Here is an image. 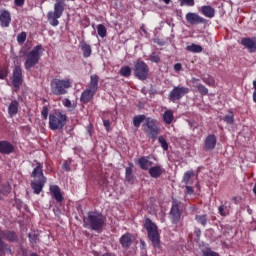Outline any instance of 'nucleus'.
Returning a JSON list of instances; mask_svg holds the SVG:
<instances>
[{
	"label": "nucleus",
	"mask_w": 256,
	"mask_h": 256,
	"mask_svg": "<svg viewBox=\"0 0 256 256\" xmlns=\"http://www.w3.org/2000/svg\"><path fill=\"white\" fill-rule=\"evenodd\" d=\"M106 221L107 218L103 214L95 211L88 212V216L83 218L84 227L92 231H101Z\"/></svg>",
	"instance_id": "1"
},
{
	"label": "nucleus",
	"mask_w": 256,
	"mask_h": 256,
	"mask_svg": "<svg viewBox=\"0 0 256 256\" xmlns=\"http://www.w3.org/2000/svg\"><path fill=\"white\" fill-rule=\"evenodd\" d=\"M31 177L37 180L31 181V189H33L35 195H39L47 183V177L43 174V164L38 165L33 169Z\"/></svg>",
	"instance_id": "2"
},
{
	"label": "nucleus",
	"mask_w": 256,
	"mask_h": 256,
	"mask_svg": "<svg viewBox=\"0 0 256 256\" xmlns=\"http://www.w3.org/2000/svg\"><path fill=\"white\" fill-rule=\"evenodd\" d=\"M99 89V76L97 74H93L90 76V83L87 88L81 93L80 103H90V101L95 97V93H97Z\"/></svg>",
	"instance_id": "3"
},
{
	"label": "nucleus",
	"mask_w": 256,
	"mask_h": 256,
	"mask_svg": "<svg viewBox=\"0 0 256 256\" xmlns=\"http://www.w3.org/2000/svg\"><path fill=\"white\" fill-rule=\"evenodd\" d=\"M144 229L147 231L148 239L151 241L155 249L161 247V236L159 235V229L157 224L153 223L151 218H146L144 222Z\"/></svg>",
	"instance_id": "4"
},
{
	"label": "nucleus",
	"mask_w": 256,
	"mask_h": 256,
	"mask_svg": "<svg viewBox=\"0 0 256 256\" xmlns=\"http://www.w3.org/2000/svg\"><path fill=\"white\" fill-rule=\"evenodd\" d=\"M43 56V45L39 44L35 46L31 51L26 54V60L24 67L26 71H31L35 65H39L41 57Z\"/></svg>",
	"instance_id": "5"
},
{
	"label": "nucleus",
	"mask_w": 256,
	"mask_h": 256,
	"mask_svg": "<svg viewBox=\"0 0 256 256\" xmlns=\"http://www.w3.org/2000/svg\"><path fill=\"white\" fill-rule=\"evenodd\" d=\"M65 0H55L54 10L47 13V20L52 27H57L59 25V19L63 17L65 12Z\"/></svg>",
	"instance_id": "6"
},
{
	"label": "nucleus",
	"mask_w": 256,
	"mask_h": 256,
	"mask_svg": "<svg viewBox=\"0 0 256 256\" xmlns=\"http://www.w3.org/2000/svg\"><path fill=\"white\" fill-rule=\"evenodd\" d=\"M73 82L70 79H54L50 87L53 95H67V89H71Z\"/></svg>",
	"instance_id": "7"
},
{
	"label": "nucleus",
	"mask_w": 256,
	"mask_h": 256,
	"mask_svg": "<svg viewBox=\"0 0 256 256\" xmlns=\"http://www.w3.org/2000/svg\"><path fill=\"white\" fill-rule=\"evenodd\" d=\"M142 129L149 139H157L159 133H161V128H159L157 120L153 118H146L142 125Z\"/></svg>",
	"instance_id": "8"
},
{
	"label": "nucleus",
	"mask_w": 256,
	"mask_h": 256,
	"mask_svg": "<svg viewBox=\"0 0 256 256\" xmlns=\"http://www.w3.org/2000/svg\"><path fill=\"white\" fill-rule=\"evenodd\" d=\"M67 125V115L62 114L61 111L49 114V128L51 131L63 129Z\"/></svg>",
	"instance_id": "9"
},
{
	"label": "nucleus",
	"mask_w": 256,
	"mask_h": 256,
	"mask_svg": "<svg viewBox=\"0 0 256 256\" xmlns=\"http://www.w3.org/2000/svg\"><path fill=\"white\" fill-rule=\"evenodd\" d=\"M134 75L140 81H145L149 77V65L145 61L138 60L134 64Z\"/></svg>",
	"instance_id": "10"
},
{
	"label": "nucleus",
	"mask_w": 256,
	"mask_h": 256,
	"mask_svg": "<svg viewBox=\"0 0 256 256\" xmlns=\"http://www.w3.org/2000/svg\"><path fill=\"white\" fill-rule=\"evenodd\" d=\"M190 89L185 86H174L168 95V100L171 103H176V101H181L185 95L189 94Z\"/></svg>",
	"instance_id": "11"
},
{
	"label": "nucleus",
	"mask_w": 256,
	"mask_h": 256,
	"mask_svg": "<svg viewBox=\"0 0 256 256\" xmlns=\"http://www.w3.org/2000/svg\"><path fill=\"white\" fill-rule=\"evenodd\" d=\"M181 201L172 198V207L170 210V219L174 225H177L181 221Z\"/></svg>",
	"instance_id": "12"
},
{
	"label": "nucleus",
	"mask_w": 256,
	"mask_h": 256,
	"mask_svg": "<svg viewBox=\"0 0 256 256\" xmlns=\"http://www.w3.org/2000/svg\"><path fill=\"white\" fill-rule=\"evenodd\" d=\"M11 81L15 89H20L21 85H23V69L21 66L14 67Z\"/></svg>",
	"instance_id": "13"
},
{
	"label": "nucleus",
	"mask_w": 256,
	"mask_h": 256,
	"mask_svg": "<svg viewBox=\"0 0 256 256\" xmlns=\"http://www.w3.org/2000/svg\"><path fill=\"white\" fill-rule=\"evenodd\" d=\"M185 19L187 23H189L190 25L207 24V19L203 18L202 16H199V14L195 12H188L185 16Z\"/></svg>",
	"instance_id": "14"
},
{
	"label": "nucleus",
	"mask_w": 256,
	"mask_h": 256,
	"mask_svg": "<svg viewBox=\"0 0 256 256\" xmlns=\"http://www.w3.org/2000/svg\"><path fill=\"white\" fill-rule=\"evenodd\" d=\"M241 45L249 51V53H256V37H245L241 39Z\"/></svg>",
	"instance_id": "15"
},
{
	"label": "nucleus",
	"mask_w": 256,
	"mask_h": 256,
	"mask_svg": "<svg viewBox=\"0 0 256 256\" xmlns=\"http://www.w3.org/2000/svg\"><path fill=\"white\" fill-rule=\"evenodd\" d=\"M119 241L123 249H129V247H131L135 241V236H133L131 233H125L120 237Z\"/></svg>",
	"instance_id": "16"
},
{
	"label": "nucleus",
	"mask_w": 256,
	"mask_h": 256,
	"mask_svg": "<svg viewBox=\"0 0 256 256\" xmlns=\"http://www.w3.org/2000/svg\"><path fill=\"white\" fill-rule=\"evenodd\" d=\"M217 147V136L215 134H209L204 140L205 151H213Z\"/></svg>",
	"instance_id": "17"
},
{
	"label": "nucleus",
	"mask_w": 256,
	"mask_h": 256,
	"mask_svg": "<svg viewBox=\"0 0 256 256\" xmlns=\"http://www.w3.org/2000/svg\"><path fill=\"white\" fill-rule=\"evenodd\" d=\"M15 151V147L9 141H0L1 155H11Z\"/></svg>",
	"instance_id": "18"
},
{
	"label": "nucleus",
	"mask_w": 256,
	"mask_h": 256,
	"mask_svg": "<svg viewBox=\"0 0 256 256\" xmlns=\"http://www.w3.org/2000/svg\"><path fill=\"white\" fill-rule=\"evenodd\" d=\"M0 25L1 27H9L11 25V12L8 10H0Z\"/></svg>",
	"instance_id": "19"
},
{
	"label": "nucleus",
	"mask_w": 256,
	"mask_h": 256,
	"mask_svg": "<svg viewBox=\"0 0 256 256\" xmlns=\"http://www.w3.org/2000/svg\"><path fill=\"white\" fill-rule=\"evenodd\" d=\"M198 11L208 19H213V17H215V8L210 5L201 6L200 8H198Z\"/></svg>",
	"instance_id": "20"
},
{
	"label": "nucleus",
	"mask_w": 256,
	"mask_h": 256,
	"mask_svg": "<svg viewBox=\"0 0 256 256\" xmlns=\"http://www.w3.org/2000/svg\"><path fill=\"white\" fill-rule=\"evenodd\" d=\"M50 193L58 203H61L63 201V194H61V188H59L57 185L50 186Z\"/></svg>",
	"instance_id": "21"
},
{
	"label": "nucleus",
	"mask_w": 256,
	"mask_h": 256,
	"mask_svg": "<svg viewBox=\"0 0 256 256\" xmlns=\"http://www.w3.org/2000/svg\"><path fill=\"white\" fill-rule=\"evenodd\" d=\"M148 173L153 179H159V176L163 175V168L160 165H156L150 167Z\"/></svg>",
	"instance_id": "22"
},
{
	"label": "nucleus",
	"mask_w": 256,
	"mask_h": 256,
	"mask_svg": "<svg viewBox=\"0 0 256 256\" xmlns=\"http://www.w3.org/2000/svg\"><path fill=\"white\" fill-rule=\"evenodd\" d=\"M138 165L143 171H147L153 165V162L149 161V157L143 156L138 159Z\"/></svg>",
	"instance_id": "23"
},
{
	"label": "nucleus",
	"mask_w": 256,
	"mask_h": 256,
	"mask_svg": "<svg viewBox=\"0 0 256 256\" xmlns=\"http://www.w3.org/2000/svg\"><path fill=\"white\" fill-rule=\"evenodd\" d=\"M19 113V102L17 100H13L8 106V114L10 117H15Z\"/></svg>",
	"instance_id": "24"
},
{
	"label": "nucleus",
	"mask_w": 256,
	"mask_h": 256,
	"mask_svg": "<svg viewBox=\"0 0 256 256\" xmlns=\"http://www.w3.org/2000/svg\"><path fill=\"white\" fill-rule=\"evenodd\" d=\"M162 119L166 125H171L175 120V116L173 114V110L168 109L163 113Z\"/></svg>",
	"instance_id": "25"
},
{
	"label": "nucleus",
	"mask_w": 256,
	"mask_h": 256,
	"mask_svg": "<svg viewBox=\"0 0 256 256\" xmlns=\"http://www.w3.org/2000/svg\"><path fill=\"white\" fill-rule=\"evenodd\" d=\"M80 48L83 53V57L85 58L91 57V53H93L91 45L87 44V42L85 41H82L80 42Z\"/></svg>",
	"instance_id": "26"
},
{
	"label": "nucleus",
	"mask_w": 256,
	"mask_h": 256,
	"mask_svg": "<svg viewBox=\"0 0 256 256\" xmlns=\"http://www.w3.org/2000/svg\"><path fill=\"white\" fill-rule=\"evenodd\" d=\"M195 221L199 225H202V227H207V223L209 221V216L207 214L196 215Z\"/></svg>",
	"instance_id": "27"
},
{
	"label": "nucleus",
	"mask_w": 256,
	"mask_h": 256,
	"mask_svg": "<svg viewBox=\"0 0 256 256\" xmlns=\"http://www.w3.org/2000/svg\"><path fill=\"white\" fill-rule=\"evenodd\" d=\"M191 177H195V172L193 170L186 171L183 175L182 183L189 185V183H191Z\"/></svg>",
	"instance_id": "28"
},
{
	"label": "nucleus",
	"mask_w": 256,
	"mask_h": 256,
	"mask_svg": "<svg viewBox=\"0 0 256 256\" xmlns=\"http://www.w3.org/2000/svg\"><path fill=\"white\" fill-rule=\"evenodd\" d=\"M223 121L228 125H233V123H235V114L233 113V110H228V113L224 116Z\"/></svg>",
	"instance_id": "29"
},
{
	"label": "nucleus",
	"mask_w": 256,
	"mask_h": 256,
	"mask_svg": "<svg viewBox=\"0 0 256 256\" xmlns=\"http://www.w3.org/2000/svg\"><path fill=\"white\" fill-rule=\"evenodd\" d=\"M3 239H6L10 243H13V241H17V234L13 231H6L2 234Z\"/></svg>",
	"instance_id": "30"
},
{
	"label": "nucleus",
	"mask_w": 256,
	"mask_h": 256,
	"mask_svg": "<svg viewBox=\"0 0 256 256\" xmlns=\"http://www.w3.org/2000/svg\"><path fill=\"white\" fill-rule=\"evenodd\" d=\"M125 180L128 183H131V181H133V163H129V166L125 170Z\"/></svg>",
	"instance_id": "31"
},
{
	"label": "nucleus",
	"mask_w": 256,
	"mask_h": 256,
	"mask_svg": "<svg viewBox=\"0 0 256 256\" xmlns=\"http://www.w3.org/2000/svg\"><path fill=\"white\" fill-rule=\"evenodd\" d=\"M0 253H7L8 255H11L12 253V250L9 248V244L5 243L2 237H0Z\"/></svg>",
	"instance_id": "32"
},
{
	"label": "nucleus",
	"mask_w": 256,
	"mask_h": 256,
	"mask_svg": "<svg viewBox=\"0 0 256 256\" xmlns=\"http://www.w3.org/2000/svg\"><path fill=\"white\" fill-rule=\"evenodd\" d=\"M186 51H190V53H201L203 51V47L199 44H191L186 47Z\"/></svg>",
	"instance_id": "33"
},
{
	"label": "nucleus",
	"mask_w": 256,
	"mask_h": 256,
	"mask_svg": "<svg viewBox=\"0 0 256 256\" xmlns=\"http://www.w3.org/2000/svg\"><path fill=\"white\" fill-rule=\"evenodd\" d=\"M146 120L147 117L145 115H137L133 118V125L134 127H141V123Z\"/></svg>",
	"instance_id": "34"
},
{
	"label": "nucleus",
	"mask_w": 256,
	"mask_h": 256,
	"mask_svg": "<svg viewBox=\"0 0 256 256\" xmlns=\"http://www.w3.org/2000/svg\"><path fill=\"white\" fill-rule=\"evenodd\" d=\"M97 34L102 39H105V37H107V28L105 27V25L98 24V26H97Z\"/></svg>",
	"instance_id": "35"
},
{
	"label": "nucleus",
	"mask_w": 256,
	"mask_h": 256,
	"mask_svg": "<svg viewBox=\"0 0 256 256\" xmlns=\"http://www.w3.org/2000/svg\"><path fill=\"white\" fill-rule=\"evenodd\" d=\"M195 87H196L197 91L200 93V95H202V97H205V95L209 94V89H207V87H205V85L196 84Z\"/></svg>",
	"instance_id": "36"
},
{
	"label": "nucleus",
	"mask_w": 256,
	"mask_h": 256,
	"mask_svg": "<svg viewBox=\"0 0 256 256\" xmlns=\"http://www.w3.org/2000/svg\"><path fill=\"white\" fill-rule=\"evenodd\" d=\"M119 74L121 75V77H131V67L129 66H123L120 69Z\"/></svg>",
	"instance_id": "37"
},
{
	"label": "nucleus",
	"mask_w": 256,
	"mask_h": 256,
	"mask_svg": "<svg viewBox=\"0 0 256 256\" xmlns=\"http://www.w3.org/2000/svg\"><path fill=\"white\" fill-rule=\"evenodd\" d=\"M218 212L222 217H227V215H229V208L227 205L222 204L218 207Z\"/></svg>",
	"instance_id": "38"
},
{
	"label": "nucleus",
	"mask_w": 256,
	"mask_h": 256,
	"mask_svg": "<svg viewBox=\"0 0 256 256\" xmlns=\"http://www.w3.org/2000/svg\"><path fill=\"white\" fill-rule=\"evenodd\" d=\"M158 142L160 143L163 151H168L169 150V143H167V140L165 139V137L160 136L158 138Z\"/></svg>",
	"instance_id": "39"
},
{
	"label": "nucleus",
	"mask_w": 256,
	"mask_h": 256,
	"mask_svg": "<svg viewBox=\"0 0 256 256\" xmlns=\"http://www.w3.org/2000/svg\"><path fill=\"white\" fill-rule=\"evenodd\" d=\"M202 81L209 87H213L215 85V79H213V77H211V76H204L202 78Z\"/></svg>",
	"instance_id": "40"
},
{
	"label": "nucleus",
	"mask_w": 256,
	"mask_h": 256,
	"mask_svg": "<svg viewBox=\"0 0 256 256\" xmlns=\"http://www.w3.org/2000/svg\"><path fill=\"white\" fill-rule=\"evenodd\" d=\"M202 255L203 256H219V253L211 250V248H203Z\"/></svg>",
	"instance_id": "41"
},
{
	"label": "nucleus",
	"mask_w": 256,
	"mask_h": 256,
	"mask_svg": "<svg viewBox=\"0 0 256 256\" xmlns=\"http://www.w3.org/2000/svg\"><path fill=\"white\" fill-rule=\"evenodd\" d=\"M27 41V32H21L17 35V42L19 45H23Z\"/></svg>",
	"instance_id": "42"
},
{
	"label": "nucleus",
	"mask_w": 256,
	"mask_h": 256,
	"mask_svg": "<svg viewBox=\"0 0 256 256\" xmlns=\"http://www.w3.org/2000/svg\"><path fill=\"white\" fill-rule=\"evenodd\" d=\"M193 7L195 5V0H180V7Z\"/></svg>",
	"instance_id": "43"
},
{
	"label": "nucleus",
	"mask_w": 256,
	"mask_h": 256,
	"mask_svg": "<svg viewBox=\"0 0 256 256\" xmlns=\"http://www.w3.org/2000/svg\"><path fill=\"white\" fill-rule=\"evenodd\" d=\"M63 105H64V107H67V109H75V106L73 105L71 100H69V98H65L63 100Z\"/></svg>",
	"instance_id": "44"
},
{
	"label": "nucleus",
	"mask_w": 256,
	"mask_h": 256,
	"mask_svg": "<svg viewBox=\"0 0 256 256\" xmlns=\"http://www.w3.org/2000/svg\"><path fill=\"white\" fill-rule=\"evenodd\" d=\"M149 61H151L152 63H159L161 61V57L153 53L152 55H150Z\"/></svg>",
	"instance_id": "45"
},
{
	"label": "nucleus",
	"mask_w": 256,
	"mask_h": 256,
	"mask_svg": "<svg viewBox=\"0 0 256 256\" xmlns=\"http://www.w3.org/2000/svg\"><path fill=\"white\" fill-rule=\"evenodd\" d=\"M41 115L43 119L47 120V117H49V108L47 106H43Z\"/></svg>",
	"instance_id": "46"
},
{
	"label": "nucleus",
	"mask_w": 256,
	"mask_h": 256,
	"mask_svg": "<svg viewBox=\"0 0 256 256\" xmlns=\"http://www.w3.org/2000/svg\"><path fill=\"white\" fill-rule=\"evenodd\" d=\"M185 189L186 195H193V193H195V190L192 186H189V184H185Z\"/></svg>",
	"instance_id": "47"
},
{
	"label": "nucleus",
	"mask_w": 256,
	"mask_h": 256,
	"mask_svg": "<svg viewBox=\"0 0 256 256\" xmlns=\"http://www.w3.org/2000/svg\"><path fill=\"white\" fill-rule=\"evenodd\" d=\"M103 125H104L106 131H110V129H111V122L109 120H105L104 119L103 120Z\"/></svg>",
	"instance_id": "48"
},
{
	"label": "nucleus",
	"mask_w": 256,
	"mask_h": 256,
	"mask_svg": "<svg viewBox=\"0 0 256 256\" xmlns=\"http://www.w3.org/2000/svg\"><path fill=\"white\" fill-rule=\"evenodd\" d=\"M30 243H37V237L34 233H29Z\"/></svg>",
	"instance_id": "49"
},
{
	"label": "nucleus",
	"mask_w": 256,
	"mask_h": 256,
	"mask_svg": "<svg viewBox=\"0 0 256 256\" xmlns=\"http://www.w3.org/2000/svg\"><path fill=\"white\" fill-rule=\"evenodd\" d=\"M16 7H23L25 5V0H14Z\"/></svg>",
	"instance_id": "50"
},
{
	"label": "nucleus",
	"mask_w": 256,
	"mask_h": 256,
	"mask_svg": "<svg viewBox=\"0 0 256 256\" xmlns=\"http://www.w3.org/2000/svg\"><path fill=\"white\" fill-rule=\"evenodd\" d=\"M181 69H183V65L181 63H176L174 65V71L179 72V71H181Z\"/></svg>",
	"instance_id": "51"
},
{
	"label": "nucleus",
	"mask_w": 256,
	"mask_h": 256,
	"mask_svg": "<svg viewBox=\"0 0 256 256\" xmlns=\"http://www.w3.org/2000/svg\"><path fill=\"white\" fill-rule=\"evenodd\" d=\"M62 169H64V171H71V166H69L68 162H64L62 165Z\"/></svg>",
	"instance_id": "52"
},
{
	"label": "nucleus",
	"mask_w": 256,
	"mask_h": 256,
	"mask_svg": "<svg viewBox=\"0 0 256 256\" xmlns=\"http://www.w3.org/2000/svg\"><path fill=\"white\" fill-rule=\"evenodd\" d=\"M7 77V70L0 69V79H5Z\"/></svg>",
	"instance_id": "53"
},
{
	"label": "nucleus",
	"mask_w": 256,
	"mask_h": 256,
	"mask_svg": "<svg viewBox=\"0 0 256 256\" xmlns=\"http://www.w3.org/2000/svg\"><path fill=\"white\" fill-rule=\"evenodd\" d=\"M194 235H196L197 241H199V239H200V237H201V229L197 228V229L194 231Z\"/></svg>",
	"instance_id": "54"
},
{
	"label": "nucleus",
	"mask_w": 256,
	"mask_h": 256,
	"mask_svg": "<svg viewBox=\"0 0 256 256\" xmlns=\"http://www.w3.org/2000/svg\"><path fill=\"white\" fill-rule=\"evenodd\" d=\"M53 212H54L56 217H59V215H61V209H59V208H54Z\"/></svg>",
	"instance_id": "55"
},
{
	"label": "nucleus",
	"mask_w": 256,
	"mask_h": 256,
	"mask_svg": "<svg viewBox=\"0 0 256 256\" xmlns=\"http://www.w3.org/2000/svg\"><path fill=\"white\" fill-rule=\"evenodd\" d=\"M87 131H88V134H89L90 137H91V135H93V126H92V125H89V126L87 127Z\"/></svg>",
	"instance_id": "56"
},
{
	"label": "nucleus",
	"mask_w": 256,
	"mask_h": 256,
	"mask_svg": "<svg viewBox=\"0 0 256 256\" xmlns=\"http://www.w3.org/2000/svg\"><path fill=\"white\" fill-rule=\"evenodd\" d=\"M247 213H248L249 215H253V210L248 207V208H247Z\"/></svg>",
	"instance_id": "57"
},
{
	"label": "nucleus",
	"mask_w": 256,
	"mask_h": 256,
	"mask_svg": "<svg viewBox=\"0 0 256 256\" xmlns=\"http://www.w3.org/2000/svg\"><path fill=\"white\" fill-rule=\"evenodd\" d=\"M254 93H256V80L253 81Z\"/></svg>",
	"instance_id": "58"
},
{
	"label": "nucleus",
	"mask_w": 256,
	"mask_h": 256,
	"mask_svg": "<svg viewBox=\"0 0 256 256\" xmlns=\"http://www.w3.org/2000/svg\"><path fill=\"white\" fill-rule=\"evenodd\" d=\"M253 101L256 103V92H253Z\"/></svg>",
	"instance_id": "59"
},
{
	"label": "nucleus",
	"mask_w": 256,
	"mask_h": 256,
	"mask_svg": "<svg viewBox=\"0 0 256 256\" xmlns=\"http://www.w3.org/2000/svg\"><path fill=\"white\" fill-rule=\"evenodd\" d=\"M166 5H169L171 3V0H163Z\"/></svg>",
	"instance_id": "60"
},
{
	"label": "nucleus",
	"mask_w": 256,
	"mask_h": 256,
	"mask_svg": "<svg viewBox=\"0 0 256 256\" xmlns=\"http://www.w3.org/2000/svg\"><path fill=\"white\" fill-rule=\"evenodd\" d=\"M253 193H254V195H256V184L254 185Z\"/></svg>",
	"instance_id": "61"
},
{
	"label": "nucleus",
	"mask_w": 256,
	"mask_h": 256,
	"mask_svg": "<svg viewBox=\"0 0 256 256\" xmlns=\"http://www.w3.org/2000/svg\"><path fill=\"white\" fill-rule=\"evenodd\" d=\"M189 125L190 127H195V124H193V122L189 121Z\"/></svg>",
	"instance_id": "62"
},
{
	"label": "nucleus",
	"mask_w": 256,
	"mask_h": 256,
	"mask_svg": "<svg viewBox=\"0 0 256 256\" xmlns=\"http://www.w3.org/2000/svg\"><path fill=\"white\" fill-rule=\"evenodd\" d=\"M142 247H145V241H141Z\"/></svg>",
	"instance_id": "63"
},
{
	"label": "nucleus",
	"mask_w": 256,
	"mask_h": 256,
	"mask_svg": "<svg viewBox=\"0 0 256 256\" xmlns=\"http://www.w3.org/2000/svg\"><path fill=\"white\" fill-rule=\"evenodd\" d=\"M30 256H38L37 253H32Z\"/></svg>",
	"instance_id": "64"
}]
</instances>
